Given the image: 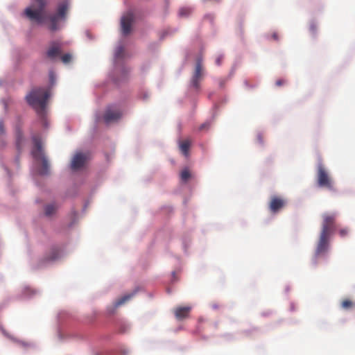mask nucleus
I'll list each match as a JSON object with an SVG mask.
<instances>
[{"label": "nucleus", "mask_w": 355, "mask_h": 355, "mask_svg": "<svg viewBox=\"0 0 355 355\" xmlns=\"http://www.w3.org/2000/svg\"><path fill=\"white\" fill-rule=\"evenodd\" d=\"M134 293H131V294H128V295H124L123 297H121L120 299H119L118 300H116L114 303V307L115 308H117L119 307V306L123 304L124 303H125L127 301H128L130 299L132 298V297L133 296Z\"/></svg>", "instance_id": "nucleus-15"}, {"label": "nucleus", "mask_w": 355, "mask_h": 355, "mask_svg": "<svg viewBox=\"0 0 355 355\" xmlns=\"http://www.w3.org/2000/svg\"><path fill=\"white\" fill-rule=\"evenodd\" d=\"M310 31L314 34L316 32L317 26L315 24L312 23L310 25Z\"/></svg>", "instance_id": "nucleus-26"}, {"label": "nucleus", "mask_w": 355, "mask_h": 355, "mask_svg": "<svg viewBox=\"0 0 355 355\" xmlns=\"http://www.w3.org/2000/svg\"><path fill=\"white\" fill-rule=\"evenodd\" d=\"M48 0H32V3L24 10L25 15L31 20L38 24L49 21L48 28L51 31H56L60 28V22L66 18L68 6L66 3L60 4L56 13L47 17L45 8L48 5Z\"/></svg>", "instance_id": "nucleus-1"}, {"label": "nucleus", "mask_w": 355, "mask_h": 355, "mask_svg": "<svg viewBox=\"0 0 355 355\" xmlns=\"http://www.w3.org/2000/svg\"><path fill=\"white\" fill-rule=\"evenodd\" d=\"M134 20V15L132 12L126 13L121 18V28L124 35H128L130 33L132 23Z\"/></svg>", "instance_id": "nucleus-8"}, {"label": "nucleus", "mask_w": 355, "mask_h": 355, "mask_svg": "<svg viewBox=\"0 0 355 355\" xmlns=\"http://www.w3.org/2000/svg\"><path fill=\"white\" fill-rule=\"evenodd\" d=\"M286 83V80L284 79H279L275 82V85L277 87H281L283 85H284Z\"/></svg>", "instance_id": "nucleus-25"}, {"label": "nucleus", "mask_w": 355, "mask_h": 355, "mask_svg": "<svg viewBox=\"0 0 355 355\" xmlns=\"http://www.w3.org/2000/svg\"><path fill=\"white\" fill-rule=\"evenodd\" d=\"M57 209L56 206L54 204H50L45 207V214L47 216L53 215Z\"/></svg>", "instance_id": "nucleus-17"}, {"label": "nucleus", "mask_w": 355, "mask_h": 355, "mask_svg": "<svg viewBox=\"0 0 355 355\" xmlns=\"http://www.w3.org/2000/svg\"><path fill=\"white\" fill-rule=\"evenodd\" d=\"M88 157L85 153L80 152L76 153L71 163V168L73 171H77L84 166L87 162Z\"/></svg>", "instance_id": "nucleus-7"}, {"label": "nucleus", "mask_w": 355, "mask_h": 355, "mask_svg": "<svg viewBox=\"0 0 355 355\" xmlns=\"http://www.w3.org/2000/svg\"><path fill=\"white\" fill-rule=\"evenodd\" d=\"M285 204L286 202L283 198L278 196H272L270 200L269 208L271 212L277 213L284 207Z\"/></svg>", "instance_id": "nucleus-10"}, {"label": "nucleus", "mask_w": 355, "mask_h": 355, "mask_svg": "<svg viewBox=\"0 0 355 355\" xmlns=\"http://www.w3.org/2000/svg\"><path fill=\"white\" fill-rule=\"evenodd\" d=\"M348 232H349L347 228H344V229H341L339 231V234L340 236L344 237L348 234Z\"/></svg>", "instance_id": "nucleus-24"}, {"label": "nucleus", "mask_w": 355, "mask_h": 355, "mask_svg": "<svg viewBox=\"0 0 355 355\" xmlns=\"http://www.w3.org/2000/svg\"><path fill=\"white\" fill-rule=\"evenodd\" d=\"M49 96L50 93L47 89L35 87L26 96V100L39 114H42Z\"/></svg>", "instance_id": "nucleus-3"}, {"label": "nucleus", "mask_w": 355, "mask_h": 355, "mask_svg": "<svg viewBox=\"0 0 355 355\" xmlns=\"http://www.w3.org/2000/svg\"><path fill=\"white\" fill-rule=\"evenodd\" d=\"M191 12V10L187 8H182L180 10L179 14L180 16H187Z\"/></svg>", "instance_id": "nucleus-21"}, {"label": "nucleus", "mask_w": 355, "mask_h": 355, "mask_svg": "<svg viewBox=\"0 0 355 355\" xmlns=\"http://www.w3.org/2000/svg\"><path fill=\"white\" fill-rule=\"evenodd\" d=\"M124 53V49L123 46H119L117 48L116 53H115V57L116 58H121L123 56Z\"/></svg>", "instance_id": "nucleus-19"}, {"label": "nucleus", "mask_w": 355, "mask_h": 355, "mask_svg": "<svg viewBox=\"0 0 355 355\" xmlns=\"http://www.w3.org/2000/svg\"><path fill=\"white\" fill-rule=\"evenodd\" d=\"M61 44L58 42H53L46 51V55L51 60L60 56L62 52Z\"/></svg>", "instance_id": "nucleus-9"}, {"label": "nucleus", "mask_w": 355, "mask_h": 355, "mask_svg": "<svg viewBox=\"0 0 355 355\" xmlns=\"http://www.w3.org/2000/svg\"><path fill=\"white\" fill-rule=\"evenodd\" d=\"M61 60L65 64L69 63L71 60V55L69 53H66L61 56Z\"/></svg>", "instance_id": "nucleus-20"}, {"label": "nucleus", "mask_w": 355, "mask_h": 355, "mask_svg": "<svg viewBox=\"0 0 355 355\" xmlns=\"http://www.w3.org/2000/svg\"><path fill=\"white\" fill-rule=\"evenodd\" d=\"M336 214L333 213H327L322 215V230L315 252V258L327 252L331 234L336 227Z\"/></svg>", "instance_id": "nucleus-2"}, {"label": "nucleus", "mask_w": 355, "mask_h": 355, "mask_svg": "<svg viewBox=\"0 0 355 355\" xmlns=\"http://www.w3.org/2000/svg\"><path fill=\"white\" fill-rule=\"evenodd\" d=\"M191 178V173L188 168L183 169L180 173V178L182 181L186 182Z\"/></svg>", "instance_id": "nucleus-18"}, {"label": "nucleus", "mask_w": 355, "mask_h": 355, "mask_svg": "<svg viewBox=\"0 0 355 355\" xmlns=\"http://www.w3.org/2000/svg\"><path fill=\"white\" fill-rule=\"evenodd\" d=\"M191 146V141L188 139L184 140L180 144V149L185 156L189 155V150Z\"/></svg>", "instance_id": "nucleus-14"}, {"label": "nucleus", "mask_w": 355, "mask_h": 355, "mask_svg": "<svg viewBox=\"0 0 355 355\" xmlns=\"http://www.w3.org/2000/svg\"><path fill=\"white\" fill-rule=\"evenodd\" d=\"M219 85H220V87H223V86H224V85H225V80H221L220 81Z\"/></svg>", "instance_id": "nucleus-31"}, {"label": "nucleus", "mask_w": 355, "mask_h": 355, "mask_svg": "<svg viewBox=\"0 0 355 355\" xmlns=\"http://www.w3.org/2000/svg\"><path fill=\"white\" fill-rule=\"evenodd\" d=\"M33 141L34 144V148L32 150V155L36 160H41L42 162V167L40 170V173L42 175H46L49 173V164L46 157L44 156L41 140L38 137L34 136L33 137Z\"/></svg>", "instance_id": "nucleus-4"}, {"label": "nucleus", "mask_w": 355, "mask_h": 355, "mask_svg": "<svg viewBox=\"0 0 355 355\" xmlns=\"http://www.w3.org/2000/svg\"><path fill=\"white\" fill-rule=\"evenodd\" d=\"M121 116V113L118 110L107 108L104 114V120L106 123L117 121Z\"/></svg>", "instance_id": "nucleus-12"}, {"label": "nucleus", "mask_w": 355, "mask_h": 355, "mask_svg": "<svg viewBox=\"0 0 355 355\" xmlns=\"http://www.w3.org/2000/svg\"><path fill=\"white\" fill-rule=\"evenodd\" d=\"M58 257V251L55 249L52 250L51 257L49 258V260H55Z\"/></svg>", "instance_id": "nucleus-22"}, {"label": "nucleus", "mask_w": 355, "mask_h": 355, "mask_svg": "<svg viewBox=\"0 0 355 355\" xmlns=\"http://www.w3.org/2000/svg\"><path fill=\"white\" fill-rule=\"evenodd\" d=\"M5 133L4 124L2 121H0V135Z\"/></svg>", "instance_id": "nucleus-27"}, {"label": "nucleus", "mask_w": 355, "mask_h": 355, "mask_svg": "<svg viewBox=\"0 0 355 355\" xmlns=\"http://www.w3.org/2000/svg\"><path fill=\"white\" fill-rule=\"evenodd\" d=\"M223 60V57L222 56H218L216 59V64L218 65H220L221 62Z\"/></svg>", "instance_id": "nucleus-28"}, {"label": "nucleus", "mask_w": 355, "mask_h": 355, "mask_svg": "<svg viewBox=\"0 0 355 355\" xmlns=\"http://www.w3.org/2000/svg\"><path fill=\"white\" fill-rule=\"evenodd\" d=\"M49 79L51 85H53L55 82V76L53 71H50L49 73Z\"/></svg>", "instance_id": "nucleus-23"}, {"label": "nucleus", "mask_w": 355, "mask_h": 355, "mask_svg": "<svg viewBox=\"0 0 355 355\" xmlns=\"http://www.w3.org/2000/svg\"><path fill=\"white\" fill-rule=\"evenodd\" d=\"M272 38L275 40H278V35L277 33H275L272 34Z\"/></svg>", "instance_id": "nucleus-30"}, {"label": "nucleus", "mask_w": 355, "mask_h": 355, "mask_svg": "<svg viewBox=\"0 0 355 355\" xmlns=\"http://www.w3.org/2000/svg\"><path fill=\"white\" fill-rule=\"evenodd\" d=\"M191 310V307L189 306H178L174 309V314L178 320H182L189 317Z\"/></svg>", "instance_id": "nucleus-11"}, {"label": "nucleus", "mask_w": 355, "mask_h": 355, "mask_svg": "<svg viewBox=\"0 0 355 355\" xmlns=\"http://www.w3.org/2000/svg\"><path fill=\"white\" fill-rule=\"evenodd\" d=\"M202 76V60L198 58L196 62V69L191 79V85L196 89L200 88V81Z\"/></svg>", "instance_id": "nucleus-6"}, {"label": "nucleus", "mask_w": 355, "mask_h": 355, "mask_svg": "<svg viewBox=\"0 0 355 355\" xmlns=\"http://www.w3.org/2000/svg\"><path fill=\"white\" fill-rule=\"evenodd\" d=\"M355 304L349 299H345L341 302V306L344 309H350L354 306Z\"/></svg>", "instance_id": "nucleus-16"}, {"label": "nucleus", "mask_w": 355, "mask_h": 355, "mask_svg": "<svg viewBox=\"0 0 355 355\" xmlns=\"http://www.w3.org/2000/svg\"><path fill=\"white\" fill-rule=\"evenodd\" d=\"M209 126V123H205L203 124H202L200 127V130H204L205 128H208Z\"/></svg>", "instance_id": "nucleus-29"}, {"label": "nucleus", "mask_w": 355, "mask_h": 355, "mask_svg": "<svg viewBox=\"0 0 355 355\" xmlns=\"http://www.w3.org/2000/svg\"><path fill=\"white\" fill-rule=\"evenodd\" d=\"M25 144V139L20 129H17L15 132V145L17 150L20 153Z\"/></svg>", "instance_id": "nucleus-13"}, {"label": "nucleus", "mask_w": 355, "mask_h": 355, "mask_svg": "<svg viewBox=\"0 0 355 355\" xmlns=\"http://www.w3.org/2000/svg\"><path fill=\"white\" fill-rule=\"evenodd\" d=\"M317 182L320 187L334 190V181L322 163L318 164Z\"/></svg>", "instance_id": "nucleus-5"}]
</instances>
